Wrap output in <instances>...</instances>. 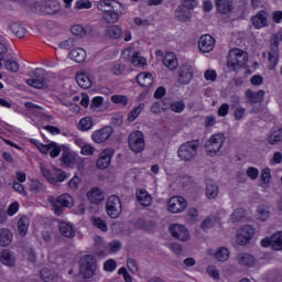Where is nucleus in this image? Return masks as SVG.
Wrapping results in <instances>:
<instances>
[{"instance_id": "nucleus-1", "label": "nucleus", "mask_w": 282, "mask_h": 282, "mask_svg": "<svg viewBox=\"0 0 282 282\" xmlns=\"http://www.w3.org/2000/svg\"><path fill=\"white\" fill-rule=\"evenodd\" d=\"M97 9L104 12L102 19L108 24L118 23L124 14V4L118 0H99Z\"/></svg>"}, {"instance_id": "nucleus-2", "label": "nucleus", "mask_w": 282, "mask_h": 282, "mask_svg": "<svg viewBox=\"0 0 282 282\" xmlns=\"http://www.w3.org/2000/svg\"><path fill=\"white\" fill-rule=\"evenodd\" d=\"M197 151H199V140L186 141L180 145L177 155L183 162H191L197 155Z\"/></svg>"}, {"instance_id": "nucleus-3", "label": "nucleus", "mask_w": 282, "mask_h": 282, "mask_svg": "<svg viewBox=\"0 0 282 282\" xmlns=\"http://www.w3.org/2000/svg\"><path fill=\"white\" fill-rule=\"evenodd\" d=\"M248 63V53L241 48H234L227 56V65L231 69H240Z\"/></svg>"}, {"instance_id": "nucleus-4", "label": "nucleus", "mask_w": 282, "mask_h": 282, "mask_svg": "<svg viewBox=\"0 0 282 282\" xmlns=\"http://www.w3.org/2000/svg\"><path fill=\"white\" fill-rule=\"evenodd\" d=\"M48 204H51L54 215L61 217L63 215V208H69L72 206V196L69 194H62L57 198L54 196L47 197Z\"/></svg>"}, {"instance_id": "nucleus-5", "label": "nucleus", "mask_w": 282, "mask_h": 282, "mask_svg": "<svg viewBox=\"0 0 282 282\" xmlns=\"http://www.w3.org/2000/svg\"><path fill=\"white\" fill-rule=\"evenodd\" d=\"M96 258L91 254H86L80 259L79 262V274L84 279H91L96 274Z\"/></svg>"}, {"instance_id": "nucleus-6", "label": "nucleus", "mask_w": 282, "mask_h": 282, "mask_svg": "<svg viewBox=\"0 0 282 282\" xmlns=\"http://www.w3.org/2000/svg\"><path fill=\"white\" fill-rule=\"evenodd\" d=\"M197 8V0H183V3L175 11V19L181 23H186L192 17L191 10Z\"/></svg>"}, {"instance_id": "nucleus-7", "label": "nucleus", "mask_w": 282, "mask_h": 282, "mask_svg": "<svg viewBox=\"0 0 282 282\" xmlns=\"http://www.w3.org/2000/svg\"><path fill=\"white\" fill-rule=\"evenodd\" d=\"M128 145L129 149L133 151V153H142L147 147L144 132L140 130L132 131L128 138Z\"/></svg>"}, {"instance_id": "nucleus-8", "label": "nucleus", "mask_w": 282, "mask_h": 282, "mask_svg": "<svg viewBox=\"0 0 282 282\" xmlns=\"http://www.w3.org/2000/svg\"><path fill=\"white\" fill-rule=\"evenodd\" d=\"M226 141V137L224 133H217L212 135L205 143V151L207 155H215L216 153H219L221 151V148L224 147V142Z\"/></svg>"}, {"instance_id": "nucleus-9", "label": "nucleus", "mask_w": 282, "mask_h": 282, "mask_svg": "<svg viewBox=\"0 0 282 282\" xmlns=\"http://www.w3.org/2000/svg\"><path fill=\"white\" fill-rule=\"evenodd\" d=\"M257 235V229L252 225L242 226L236 234V241L239 246H248Z\"/></svg>"}, {"instance_id": "nucleus-10", "label": "nucleus", "mask_w": 282, "mask_h": 282, "mask_svg": "<svg viewBox=\"0 0 282 282\" xmlns=\"http://www.w3.org/2000/svg\"><path fill=\"white\" fill-rule=\"evenodd\" d=\"M106 213L111 219H118L120 213H122V202L117 195H111L108 197L106 203Z\"/></svg>"}, {"instance_id": "nucleus-11", "label": "nucleus", "mask_w": 282, "mask_h": 282, "mask_svg": "<svg viewBox=\"0 0 282 282\" xmlns=\"http://www.w3.org/2000/svg\"><path fill=\"white\" fill-rule=\"evenodd\" d=\"M26 85H29L30 87H34V89H45V87H47L45 69L35 68L33 70V78L26 79Z\"/></svg>"}, {"instance_id": "nucleus-12", "label": "nucleus", "mask_w": 282, "mask_h": 282, "mask_svg": "<svg viewBox=\"0 0 282 282\" xmlns=\"http://www.w3.org/2000/svg\"><path fill=\"white\" fill-rule=\"evenodd\" d=\"M187 206H188V203L186 202L185 197L173 196L172 198H170L167 203V210L169 213H173L174 215H177L178 213H184Z\"/></svg>"}, {"instance_id": "nucleus-13", "label": "nucleus", "mask_w": 282, "mask_h": 282, "mask_svg": "<svg viewBox=\"0 0 282 282\" xmlns=\"http://www.w3.org/2000/svg\"><path fill=\"white\" fill-rule=\"evenodd\" d=\"M279 40H274L270 44V50L268 52V62H269V69H275L279 65Z\"/></svg>"}, {"instance_id": "nucleus-14", "label": "nucleus", "mask_w": 282, "mask_h": 282, "mask_svg": "<svg viewBox=\"0 0 282 282\" xmlns=\"http://www.w3.org/2000/svg\"><path fill=\"white\" fill-rule=\"evenodd\" d=\"M170 234L174 239H178L180 241H188L191 239V235L188 234V229L184 225L175 224L170 226Z\"/></svg>"}, {"instance_id": "nucleus-15", "label": "nucleus", "mask_w": 282, "mask_h": 282, "mask_svg": "<svg viewBox=\"0 0 282 282\" xmlns=\"http://www.w3.org/2000/svg\"><path fill=\"white\" fill-rule=\"evenodd\" d=\"M113 153H115L113 149L104 150L96 162L97 169H99L100 171H105V169H109L111 164V159L113 158Z\"/></svg>"}, {"instance_id": "nucleus-16", "label": "nucleus", "mask_w": 282, "mask_h": 282, "mask_svg": "<svg viewBox=\"0 0 282 282\" xmlns=\"http://www.w3.org/2000/svg\"><path fill=\"white\" fill-rule=\"evenodd\" d=\"M111 135H113V128H111L110 126H106V127L95 131L91 134V138H93L94 142H96L97 144H102V142H107V140H109V138H111Z\"/></svg>"}, {"instance_id": "nucleus-17", "label": "nucleus", "mask_w": 282, "mask_h": 282, "mask_svg": "<svg viewBox=\"0 0 282 282\" xmlns=\"http://www.w3.org/2000/svg\"><path fill=\"white\" fill-rule=\"evenodd\" d=\"M198 47L204 54L213 52V50H215V37H213L210 34L200 36Z\"/></svg>"}, {"instance_id": "nucleus-18", "label": "nucleus", "mask_w": 282, "mask_h": 282, "mask_svg": "<svg viewBox=\"0 0 282 282\" xmlns=\"http://www.w3.org/2000/svg\"><path fill=\"white\" fill-rule=\"evenodd\" d=\"M135 80L139 87L149 91L153 87V75L151 73L141 72L137 75Z\"/></svg>"}, {"instance_id": "nucleus-19", "label": "nucleus", "mask_w": 282, "mask_h": 282, "mask_svg": "<svg viewBox=\"0 0 282 282\" xmlns=\"http://www.w3.org/2000/svg\"><path fill=\"white\" fill-rule=\"evenodd\" d=\"M251 22L253 28H256V30H261L262 28H268L269 23H268V12H265L264 10L258 11L256 13V15H253L251 18Z\"/></svg>"}, {"instance_id": "nucleus-20", "label": "nucleus", "mask_w": 282, "mask_h": 282, "mask_svg": "<svg viewBox=\"0 0 282 282\" xmlns=\"http://www.w3.org/2000/svg\"><path fill=\"white\" fill-rule=\"evenodd\" d=\"M135 195L137 200L141 206L149 207L151 204H153V196H151L147 189H137Z\"/></svg>"}, {"instance_id": "nucleus-21", "label": "nucleus", "mask_w": 282, "mask_h": 282, "mask_svg": "<svg viewBox=\"0 0 282 282\" xmlns=\"http://www.w3.org/2000/svg\"><path fill=\"white\" fill-rule=\"evenodd\" d=\"M76 83L82 89H89L91 87L93 82H91V76L89 73L85 72H79L76 74Z\"/></svg>"}, {"instance_id": "nucleus-22", "label": "nucleus", "mask_w": 282, "mask_h": 282, "mask_svg": "<svg viewBox=\"0 0 282 282\" xmlns=\"http://www.w3.org/2000/svg\"><path fill=\"white\" fill-rule=\"evenodd\" d=\"M237 260L239 265H243V268H254V264L257 263V259L249 253H239Z\"/></svg>"}, {"instance_id": "nucleus-23", "label": "nucleus", "mask_w": 282, "mask_h": 282, "mask_svg": "<svg viewBox=\"0 0 282 282\" xmlns=\"http://www.w3.org/2000/svg\"><path fill=\"white\" fill-rule=\"evenodd\" d=\"M88 200L90 204H100L105 199V194H102V191L98 187H93L87 193Z\"/></svg>"}, {"instance_id": "nucleus-24", "label": "nucleus", "mask_w": 282, "mask_h": 282, "mask_svg": "<svg viewBox=\"0 0 282 282\" xmlns=\"http://www.w3.org/2000/svg\"><path fill=\"white\" fill-rule=\"evenodd\" d=\"M59 232L62 237H66L67 239L76 237V230H74V226L69 223H59Z\"/></svg>"}, {"instance_id": "nucleus-25", "label": "nucleus", "mask_w": 282, "mask_h": 282, "mask_svg": "<svg viewBox=\"0 0 282 282\" xmlns=\"http://www.w3.org/2000/svg\"><path fill=\"white\" fill-rule=\"evenodd\" d=\"M216 8L220 14L232 12V0H216Z\"/></svg>"}, {"instance_id": "nucleus-26", "label": "nucleus", "mask_w": 282, "mask_h": 282, "mask_svg": "<svg viewBox=\"0 0 282 282\" xmlns=\"http://www.w3.org/2000/svg\"><path fill=\"white\" fill-rule=\"evenodd\" d=\"M69 57L75 63H85V59L87 58V52L82 47L73 48L69 52Z\"/></svg>"}, {"instance_id": "nucleus-27", "label": "nucleus", "mask_w": 282, "mask_h": 282, "mask_svg": "<svg viewBox=\"0 0 282 282\" xmlns=\"http://www.w3.org/2000/svg\"><path fill=\"white\" fill-rule=\"evenodd\" d=\"M193 80V70L191 68H181L178 74V83L181 85H189Z\"/></svg>"}, {"instance_id": "nucleus-28", "label": "nucleus", "mask_w": 282, "mask_h": 282, "mask_svg": "<svg viewBox=\"0 0 282 282\" xmlns=\"http://www.w3.org/2000/svg\"><path fill=\"white\" fill-rule=\"evenodd\" d=\"M30 228V218L28 216H22L18 220V232L21 237H25L28 235V230Z\"/></svg>"}, {"instance_id": "nucleus-29", "label": "nucleus", "mask_w": 282, "mask_h": 282, "mask_svg": "<svg viewBox=\"0 0 282 282\" xmlns=\"http://www.w3.org/2000/svg\"><path fill=\"white\" fill-rule=\"evenodd\" d=\"M12 231L10 229L2 228L0 229V246L6 248L12 243Z\"/></svg>"}, {"instance_id": "nucleus-30", "label": "nucleus", "mask_w": 282, "mask_h": 282, "mask_svg": "<svg viewBox=\"0 0 282 282\" xmlns=\"http://www.w3.org/2000/svg\"><path fill=\"white\" fill-rule=\"evenodd\" d=\"M219 195V187L210 180H206V196L208 199H215Z\"/></svg>"}, {"instance_id": "nucleus-31", "label": "nucleus", "mask_w": 282, "mask_h": 282, "mask_svg": "<svg viewBox=\"0 0 282 282\" xmlns=\"http://www.w3.org/2000/svg\"><path fill=\"white\" fill-rule=\"evenodd\" d=\"M163 64L165 65V67H167V69H177V56H175L174 53H167L163 58Z\"/></svg>"}, {"instance_id": "nucleus-32", "label": "nucleus", "mask_w": 282, "mask_h": 282, "mask_svg": "<svg viewBox=\"0 0 282 282\" xmlns=\"http://www.w3.org/2000/svg\"><path fill=\"white\" fill-rule=\"evenodd\" d=\"M144 104H139L137 107H134L132 110L129 111L128 113V121L129 122H135V120H138V118H140V113H142V111H144Z\"/></svg>"}, {"instance_id": "nucleus-33", "label": "nucleus", "mask_w": 282, "mask_h": 282, "mask_svg": "<svg viewBox=\"0 0 282 282\" xmlns=\"http://www.w3.org/2000/svg\"><path fill=\"white\" fill-rule=\"evenodd\" d=\"M0 261L1 263H3V265H8L9 268H12V265H14V259L12 258V253L8 249L0 251Z\"/></svg>"}, {"instance_id": "nucleus-34", "label": "nucleus", "mask_w": 282, "mask_h": 282, "mask_svg": "<svg viewBox=\"0 0 282 282\" xmlns=\"http://www.w3.org/2000/svg\"><path fill=\"white\" fill-rule=\"evenodd\" d=\"M106 34L109 39L118 40L120 36H122V28L118 25H110L106 30Z\"/></svg>"}, {"instance_id": "nucleus-35", "label": "nucleus", "mask_w": 282, "mask_h": 282, "mask_svg": "<svg viewBox=\"0 0 282 282\" xmlns=\"http://www.w3.org/2000/svg\"><path fill=\"white\" fill-rule=\"evenodd\" d=\"M89 31V28H85L80 24H74L70 28V32L74 36H78L79 39H84V36H87V32Z\"/></svg>"}, {"instance_id": "nucleus-36", "label": "nucleus", "mask_w": 282, "mask_h": 282, "mask_svg": "<svg viewBox=\"0 0 282 282\" xmlns=\"http://www.w3.org/2000/svg\"><path fill=\"white\" fill-rule=\"evenodd\" d=\"M215 259L224 263V261H228V259H230V251L226 247H220L215 252Z\"/></svg>"}, {"instance_id": "nucleus-37", "label": "nucleus", "mask_w": 282, "mask_h": 282, "mask_svg": "<svg viewBox=\"0 0 282 282\" xmlns=\"http://www.w3.org/2000/svg\"><path fill=\"white\" fill-rule=\"evenodd\" d=\"M32 144H34V147H36V149L39 150L40 153H43L44 155H47V153H50V150L53 149L54 144H44L41 141L36 140V139H32L31 140Z\"/></svg>"}, {"instance_id": "nucleus-38", "label": "nucleus", "mask_w": 282, "mask_h": 282, "mask_svg": "<svg viewBox=\"0 0 282 282\" xmlns=\"http://www.w3.org/2000/svg\"><path fill=\"white\" fill-rule=\"evenodd\" d=\"M130 61L134 67H147V59L140 56V52H134Z\"/></svg>"}, {"instance_id": "nucleus-39", "label": "nucleus", "mask_w": 282, "mask_h": 282, "mask_svg": "<svg viewBox=\"0 0 282 282\" xmlns=\"http://www.w3.org/2000/svg\"><path fill=\"white\" fill-rule=\"evenodd\" d=\"M11 32L14 36H18V39H24L28 30L20 23H13L11 24Z\"/></svg>"}, {"instance_id": "nucleus-40", "label": "nucleus", "mask_w": 282, "mask_h": 282, "mask_svg": "<svg viewBox=\"0 0 282 282\" xmlns=\"http://www.w3.org/2000/svg\"><path fill=\"white\" fill-rule=\"evenodd\" d=\"M230 219L232 224H239L241 219H246V209L243 208L235 209L234 213L230 215Z\"/></svg>"}, {"instance_id": "nucleus-41", "label": "nucleus", "mask_w": 282, "mask_h": 282, "mask_svg": "<svg viewBox=\"0 0 282 282\" xmlns=\"http://www.w3.org/2000/svg\"><path fill=\"white\" fill-rule=\"evenodd\" d=\"M270 180H272L270 167L262 169L260 175L261 186H268V184H270Z\"/></svg>"}, {"instance_id": "nucleus-42", "label": "nucleus", "mask_w": 282, "mask_h": 282, "mask_svg": "<svg viewBox=\"0 0 282 282\" xmlns=\"http://www.w3.org/2000/svg\"><path fill=\"white\" fill-rule=\"evenodd\" d=\"M185 109L186 104L184 102V100H176L170 104V110L174 113H182V111H184Z\"/></svg>"}, {"instance_id": "nucleus-43", "label": "nucleus", "mask_w": 282, "mask_h": 282, "mask_svg": "<svg viewBox=\"0 0 282 282\" xmlns=\"http://www.w3.org/2000/svg\"><path fill=\"white\" fill-rule=\"evenodd\" d=\"M269 144H276V142H282V127L274 130L268 138Z\"/></svg>"}, {"instance_id": "nucleus-44", "label": "nucleus", "mask_w": 282, "mask_h": 282, "mask_svg": "<svg viewBox=\"0 0 282 282\" xmlns=\"http://www.w3.org/2000/svg\"><path fill=\"white\" fill-rule=\"evenodd\" d=\"M94 127V119L91 117H84L79 121L80 131H89Z\"/></svg>"}, {"instance_id": "nucleus-45", "label": "nucleus", "mask_w": 282, "mask_h": 282, "mask_svg": "<svg viewBox=\"0 0 282 282\" xmlns=\"http://www.w3.org/2000/svg\"><path fill=\"white\" fill-rule=\"evenodd\" d=\"M111 102H113L115 105H122L123 107H127V105H129V97L124 95H112Z\"/></svg>"}, {"instance_id": "nucleus-46", "label": "nucleus", "mask_w": 282, "mask_h": 282, "mask_svg": "<svg viewBox=\"0 0 282 282\" xmlns=\"http://www.w3.org/2000/svg\"><path fill=\"white\" fill-rule=\"evenodd\" d=\"M217 224L216 216H209L202 221L200 228L204 230H208V228H213Z\"/></svg>"}, {"instance_id": "nucleus-47", "label": "nucleus", "mask_w": 282, "mask_h": 282, "mask_svg": "<svg viewBox=\"0 0 282 282\" xmlns=\"http://www.w3.org/2000/svg\"><path fill=\"white\" fill-rule=\"evenodd\" d=\"M258 219L260 221H268L270 218V210L265 209V206H259L257 208Z\"/></svg>"}, {"instance_id": "nucleus-48", "label": "nucleus", "mask_w": 282, "mask_h": 282, "mask_svg": "<svg viewBox=\"0 0 282 282\" xmlns=\"http://www.w3.org/2000/svg\"><path fill=\"white\" fill-rule=\"evenodd\" d=\"M40 276L44 282H52L54 281V273H52L51 269L44 268L40 271Z\"/></svg>"}, {"instance_id": "nucleus-49", "label": "nucleus", "mask_w": 282, "mask_h": 282, "mask_svg": "<svg viewBox=\"0 0 282 282\" xmlns=\"http://www.w3.org/2000/svg\"><path fill=\"white\" fill-rule=\"evenodd\" d=\"M93 224L95 228H98L99 230H101V232H107V230H109V228L107 227V223L100 217L94 218Z\"/></svg>"}, {"instance_id": "nucleus-50", "label": "nucleus", "mask_w": 282, "mask_h": 282, "mask_svg": "<svg viewBox=\"0 0 282 282\" xmlns=\"http://www.w3.org/2000/svg\"><path fill=\"white\" fill-rule=\"evenodd\" d=\"M273 250H282V231L273 234Z\"/></svg>"}, {"instance_id": "nucleus-51", "label": "nucleus", "mask_w": 282, "mask_h": 282, "mask_svg": "<svg viewBox=\"0 0 282 282\" xmlns=\"http://www.w3.org/2000/svg\"><path fill=\"white\" fill-rule=\"evenodd\" d=\"M45 185L39 180H32L30 184V192L31 193H41Z\"/></svg>"}, {"instance_id": "nucleus-52", "label": "nucleus", "mask_w": 282, "mask_h": 282, "mask_svg": "<svg viewBox=\"0 0 282 282\" xmlns=\"http://www.w3.org/2000/svg\"><path fill=\"white\" fill-rule=\"evenodd\" d=\"M116 268H118V262L113 259H109L104 263L105 272H116Z\"/></svg>"}, {"instance_id": "nucleus-53", "label": "nucleus", "mask_w": 282, "mask_h": 282, "mask_svg": "<svg viewBox=\"0 0 282 282\" xmlns=\"http://www.w3.org/2000/svg\"><path fill=\"white\" fill-rule=\"evenodd\" d=\"M260 246L262 248H272V250H274V235L263 238L260 242Z\"/></svg>"}, {"instance_id": "nucleus-54", "label": "nucleus", "mask_w": 282, "mask_h": 282, "mask_svg": "<svg viewBox=\"0 0 282 282\" xmlns=\"http://www.w3.org/2000/svg\"><path fill=\"white\" fill-rule=\"evenodd\" d=\"M4 67L8 72H19V63L12 59H6Z\"/></svg>"}, {"instance_id": "nucleus-55", "label": "nucleus", "mask_w": 282, "mask_h": 282, "mask_svg": "<svg viewBox=\"0 0 282 282\" xmlns=\"http://www.w3.org/2000/svg\"><path fill=\"white\" fill-rule=\"evenodd\" d=\"M57 10L58 9H56V6L50 2L44 6V10L42 11V14H44L45 17L56 14Z\"/></svg>"}, {"instance_id": "nucleus-56", "label": "nucleus", "mask_w": 282, "mask_h": 282, "mask_svg": "<svg viewBox=\"0 0 282 282\" xmlns=\"http://www.w3.org/2000/svg\"><path fill=\"white\" fill-rule=\"evenodd\" d=\"M40 171H41L42 175L48 181L50 184H52V182H54V174H52V171H50V169L41 165Z\"/></svg>"}, {"instance_id": "nucleus-57", "label": "nucleus", "mask_w": 282, "mask_h": 282, "mask_svg": "<svg viewBox=\"0 0 282 282\" xmlns=\"http://www.w3.org/2000/svg\"><path fill=\"white\" fill-rule=\"evenodd\" d=\"M19 202H13L9 205L8 209H7V215L9 217H14V215H17V213H19Z\"/></svg>"}, {"instance_id": "nucleus-58", "label": "nucleus", "mask_w": 282, "mask_h": 282, "mask_svg": "<svg viewBox=\"0 0 282 282\" xmlns=\"http://www.w3.org/2000/svg\"><path fill=\"white\" fill-rule=\"evenodd\" d=\"M75 8H77V10H89L91 8V1H89V0H78L76 2Z\"/></svg>"}, {"instance_id": "nucleus-59", "label": "nucleus", "mask_w": 282, "mask_h": 282, "mask_svg": "<svg viewBox=\"0 0 282 282\" xmlns=\"http://www.w3.org/2000/svg\"><path fill=\"white\" fill-rule=\"evenodd\" d=\"M61 162H63L65 166H69L70 164H74V159L72 158V154H69V152H64L62 154Z\"/></svg>"}, {"instance_id": "nucleus-60", "label": "nucleus", "mask_w": 282, "mask_h": 282, "mask_svg": "<svg viewBox=\"0 0 282 282\" xmlns=\"http://www.w3.org/2000/svg\"><path fill=\"white\" fill-rule=\"evenodd\" d=\"M150 111L152 113H162L164 111V107L162 106L161 101H155L152 104Z\"/></svg>"}, {"instance_id": "nucleus-61", "label": "nucleus", "mask_w": 282, "mask_h": 282, "mask_svg": "<svg viewBox=\"0 0 282 282\" xmlns=\"http://www.w3.org/2000/svg\"><path fill=\"white\" fill-rule=\"evenodd\" d=\"M123 72H124V64L117 63V64L113 65L112 74L115 76H122Z\"/></svg>"}, {"instance_id": "nucleus-62", "label": "nucleus", "mask_w": 282, "mask_h": 282, "mask_svg": "<svg viewBox=\"0 0 282 282\" xmlns=\"http://www.w3.org/2000/svg\"><path fill=\"white\" fill-rule=\"evenodd\" d=\"M245 116H246V108H243L241 106L236 108V110L234 112L235 120H243Z\"/></svg>"}, {"instance_id": "nucleus-63", "label": "nucleus", "mask_w": 282, "mask_h": 282, "mask_svg": "<svg viewBox=\"0 0 282 282\" xmlns=\"http://www.w3.org/2000/svg\"><path fill=\"white\" fill-rule=\"evenodd\" d=\"M205 79L210 80L212 83H215L217 80V70L207 69L204 74Z\"/></svg>"}, {"instance_id": "nucleus-64", "label": "nucleus", "mask_w": 282, "mask_h": 282, "mask_svg": "<svg viewBox=\"0 0 282 282\" xmlns=\"http://www.w3.org/2000/svg\"><path fill=\"white\" fill-rule=\"evenodd\" d=\"M95 151H96V148L89 144H86L82 148L80 153L82 155H94Z\"/></svg>"}]
</instances>
